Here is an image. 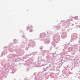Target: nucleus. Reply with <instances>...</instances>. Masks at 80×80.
Instances as JSON below:
<instances>
[{"mask_svg": "<svg viewBox=\"0 0 80 80\" xmlns=\"http://www.w3.org/2000/svg\"><path fill=\"white\" fill-rule=\"evenodd\" d=\"M52 38L54 41L51 43V44L52 45V47H55L56 45H55V42L57 43L60 40V35L58 34H55L53 36Z\"/></svg>", "mask_w": 80, "mask_h": 80, "instance_id": "obj_1", "label": "nucleus"}, {"mask_svg": "<svg viewBox=\"0 0 80 80\" xmlns=\"http://www.w3.org/2000/svg\"><path fill=\"white\" fill-rule=\"evenodd\" d=\"M72 20L68 19L66 21L63 20V21H61V23H62V28H67L69 26V24L70 23V22H69L71 20H72V19L73 18V17L72 18Z\"/></svg>", "mask_w": 80, "mask_h": 80, "instance_id": "obj_2", "label": "nucleus"}, {"mask_svg": "<svg viewBox=\"0 0 80 80\" xmlns=\"http://www.w3.org/2000/svg\"><path fill=\"white\" fill-rule=\"evenodd\" d=\"M21 48H17V46H16V48H15V52H16L17 53V55H15V54H12L11 55H9L8 56V58H15V57H17V56H18V53H19V50H20Z\"/></svg>", "mask_w": 80, "mask_h": 80, "instance_id": "obj_3", "label": "nucleus"}, {"mask_svg": "<svg viewBox=\"0 0 80 80\" xmlns=\"http://www.w3.org/2000/svg\"><path fill=\"white\" fill-rule=\"evenodd\" d=\"M65 50H66V48L63 49L62 52L59 54H57L55 53H53L52 55L54 58H56V57H57L58 55H60V53H61V56H63V57L65 56V54L66 53V51H65Z\"/></svg>", "mask_w": 80, "mask_h": 80, "instance_id": "obj_4", "label": "nucleus"}, {"mask_svg": "<svg viewBox=\"0 0 80 80\" xmlns=\"http://www.w3.org/2000/svg\"><path fill=\"white\" fill-rule=\"evenodd\" d=\"M79 46L78 45H75L74 46V48H73V51L72 52V53L73 55H75V53H77V52L79 49Z\"/></svg>", "mask_w": 80, "mask_h": 80, "instance_id": "obj_5", "label": "nucleus"}, {"mask_svg": "<svg viewBox=\"0 0 80 80\" xmlns=\"http://www.w3.org/2000/svg\"><path fill=\"white\" fill-rule=\"evenodd\" d=\"M28 46L29 47H33L35 46V41H33L32 40L29 41V43L28 44Z\"/></svg>", "mask_w": 80, "mask_h": 80, "instance_id": "obj_6", "label": "nucleus"}, {"mask_svg": "<svg viewBox=\"0 0 80 80\" xmlns=\"http://www.w3.org/2000/svg\"><path fill=\"white\" fill-rule=\"evenodd\" d=\"M64 68V71L63 70L62 71V72H63L66 76H68V75H69L70 73L69 70L67 69L66 68Z\"/></svg>", "mask_w": 80, "mask_h": 80, "instance_id": "obj_7", "label": "nucleus"}, {"mask_svg": "<svg viewBox=\"0 0 80 80\" xmlns=\"http://www.w3.org/2000/svg\"><path fill=\"white\" fill-rule=\"evenodd\" d=\"M45 37H46V34L45 33L43 32L41 33L40 34V38H41V40H44L45 38Z\"/></svg>", "mask_w": 80, "mask_h": 80, "instance_id": "obj_8", "label": "nucleus"}, {"mask_svg": "<svg viewBox=\"0 0 80 80\" xmlns=\"http://www.w3.org/2000/svg\"><path fill=\"white\" fill-rule=\"evenodd\" d=\"M71 38L72 40H74L75 39L77 38V34L76 33H73L71 36Z\"/></svg>", "mask_w": 80, "mask_h": 80, "instance_id": "obj_9", "label": "nucleus"}, {"mask_svg": "<svg viewBox=\"0 0 80 80\" xmlns=\"http://www.w3.org/2000/svg\"><path fill=\"white\" fill-rule=\"evenodd\" d=\"M34 58H34V57H32L31 58L29 59L28 60H27V62H28V66H29L31 64V63H32V62H28V61H33V60H34Z\"/></svg>", "mask_w": 80, "mask_h": 80, "instance_id": "obj_10", "label": "nucleus"}, {"mask_svg": "<svg viewBox=\"0 0 80 80\" xmlns=\"http://www.w3.org/2000/svg\"><path fill=\"white\" fill-rule=\"evenodd\" d=\"M67 36V34L66 32H62L61 36L62 38L64 39V38H66Z\"/></svg>", "mask_w": 80, "mask_h": 80, "instance_id": "obj_11", "label": "nucleus"}, {"mask_svg": "<svg viewBox=\"0 0 80 80\" xmlns=\"http://www.w3.org/2000/svg\"><path fill=\"white\" fill-rule=\"evenodd\" d=\"M42 40L44 42L45 44H48L50 42L48 38L46 39V38H45V39Z\"/></svg>", "mask_w": 80, "mask_h": 80, "instance_id": "obj_12", "label": "nucleus"}, {"mask_svg": "<svg viewBox=\"0 0 80 80\" xmlns=\"http://www.w3.org/2000/svg\"><path fill=\"white\" fill-rule=\"evenodd\" d=\"M33 28V27H32V26H29L28 27H27V30H28V29H30L29 32H33V30L31 29V28Z\"/></svg>", "mask_w": 80, "mask_h": 80, "instance_id": "obj_13", "label": "nucleus"}, {"mask_svg": "<svg viewBox=\"0 0 80 80\" xmlns=\"http://www.w3.org/2000/svg\"><path fill=\"white\" fill-rule=\"evenodd\" d=\"M36 78H35V80H42V77L39 74H38V76H36Z\"/></svg>", "mask_w": 80, "mask_h": 80, "instance_id": "obj_14", "label": "nucleus"}, {"mask_svg": "<svg viewBox=\"0 0 80 80\" xmlns=\"http://www.w3.org/2000/svg\"><path fill=\"white\" fill-rule=\"evenodd\" d=\"M36 53H37V52H32L31 54H28L25 56V58H27V57H29V56H30L31 55H35L36 54Z\"/></svg>", "mask_w": 80, "mask_h": 80, "instance_id": "obj_15", "label": "nucleus"}, {"mask_svg": "<svg viewBox=\"0 0 80 80\" xmlns=\"http://www.w3.org/2000/svg\"><path fill=\"white\" fill-rule=\"evenodd\" d=\"M27 40H26L22 43V48H24L25 47V46L26 45V44H27Z\"/></svg>", "mask_w": 80, "mask_h": 80, "instance_id": "obj_16", "label": "nucleus"}, {"mask_svg": "<svg viewBox=\"0 0 80 80\" xmlns=\"http://www.w3.org/2000/svg\"><path fill=\"white\" fill-rule=\"evenodd\" d=\"M39 63H34L33 62V65L34 67H39Z\"/></svg>", "mask_w": 80, "mask_h": 80, "instance_id": "obj_17", "label": "nucleus"}, {"mask_svg": "<svg viewBox=\"0 0 80 80\" xmlns=\"http://www.w3.org/2000/svg\"><path fill=\"white\" fill-rule=\"evenodd\" d=\"M9 51L12 52H13L14 51V48H13L12 47H11L9 49Z\"/></svg>", "mask_w": 80, "mask_h": 80, "instance_id": "obj_18", "label": "nucleus"}, {"mask_svg": "<svg viewBox=\"0 0 80 80\" xmlns=\"http://www.w3.org/2000/svg\"><path fill=\"white\" fill-rule=\"evenodd\" d=\"M68 49V50H69L68 52H71V51H73V50L72 48V47H67V49Z\"/></svg>", "mask_w": 80, "mask_h": 80, "instance_id": "obj_19", "label": "nucleus"}, {"mask_svg": "<svg viewBox=\"0 0 80 80\" xmlns=\"http://www.w3.org/2000/svg\"><path fill=\"white\" fill-rule=\"evenodd\" d=\"M57 64L58 65L59 68L61 67V66H62V62L59 61L58 63Z\"/></svg>", "mask_w": 80, "mask_h": 80, "instance_id": "obj_20", "label": "nucleus"}, {"mask_svg": "<svg viewBox=\"0 0 80 80\" xmlns=\"http://www.w3.org/2000/svg\"><path fill=\"white\" fill-rule=\"evenodd\" d=\"M47 33H48V35H51L52 34H53V32H52L49 31H48Z\"/></svg>", "mask_w": 80, "mask_h": 80, "instance_id": "obj_21", "label": "nucleus"}, {"mask_svg": "<svg viewBox=\"0 0 80 80\" xmlns=\"http://www.w3.org/2000/svg\"><path fill=\"white\" fill-rule=\"evenodd\" d=\"M2 55H5L6 53H7V50H4L2 52Z\"/></svg>", "mask_w": 80, "mask_h": 80, "instance_id": "obj_22", "label": "nucleus"}, {"mask_svg": "<svg viewBox=\"0 0 80 80\" xmlns=\"http://www.w3.org/2000/svg\"><path fill=\"white\" fill-rule=\"evenodd\" d=\"M75 67H77V66H76V65H74V67H70L71 68H70V69L71 70H72V69H71V68H75Z\"/></svg>", "mask_w": 80, "mask_h": 80, "instance_id": "obj_23", "label": "nucleus"}, {"mask_svg": "<svg viewBox=\"0 0 80 80\" xmlns=\"http://www.w3.org/2000/svg\"><path fill=\"white\" fill-rule=\"evenodd\" d=\"M13 42L15 43H18V41L16 39H14L13 40Z\"/></svg>", "mask_w": 80, "mask_h": 80, "instance_id": "obj_24", "label": "nucleus"}, {"mask_svg": "<svg viewBox=\"0 0 80 80\" xmlns=\"http://www.w3.org/2000/svg\"><path fill=\"white\" fill-rule=\"evenodd\" d=\"M15 62H18L19 61V60H20V58H18L17 59H15Z\"/></svg>", "mask_w": 80, "mask_h": 80, "instance_id": "obj_25", "label": "nucleus"}, {"mask_svg": "<svg viewBox=\"0 0 80 80\" xmlns=\"http://www.w3.org/2000/svg\"><path fill=\"white\" fill-rule=\"evenodd\" d=\"M15 72H16V69H14L12 70V73H14Z\"/></svg>", "mask_w": 80, "mask_h": 80, "instance_id": "obj_26", "label": "nucleus"}, {"mask_svg": "<svg viewBox=\"0 0 80 80\" xmlns=\"http://www.w3.org/2000/svg\"><path fill=\"white\" fill-rule=\"evenodd\" d=\"M50 66H48L47 68H46L45 70H44V71H47V70H48V68H50Z\"/></svg>", "mask_w": 80, "mask_h": 80, "instance_id": "obj_27", "label": "nucleus"}, {"mask_svg": "<svg viewBox=\"0 0 80 80\" xmlns=\"http://www.w3.org/2000/svg\"><path fill=\"white\" fill-rule=\"evenodd\" d=\"M76 24H78V25H79V24H80V21H77L76 22Z\"/></svg>", "mask_w": 80, "mask_h": 80, "instance_id": "obj_28", "label": "nucleus"}, {"mask_svg": "<svg viewBox=\"0 0 80 80\" xmlns=\"http://www.w3.org/2000/svg\"><path fill=\"white\" fill-rule=\"evenodd\" d=\"M48 51H49L48 50L47 51L46 50H44L43 51V52L44 53H46L47 52H48Z\"/></svg>", "mask_w": 80, "mask_h": 80, "instance_id": "obj_29", "label": "nucleus"}, {"mask_svg": "<svg viewBox=\"0 0 80 80\" xmlns=\"http://www.w3.org/2000/svg\"><path fill=\"white\" fill-rule=\"evenodd\" d=\"M43 62L44 63L45 62V60H41L39 61V62Z\"/></svg>", "mask_w": 80, "mask_h": 80, "instance_id": "obj_30", "label": "nucleus"}, {"mask_svg": "<svg viewBox=\"0 0 80 80\" xmlns=\"http://www.w3.org/2000/svg\"><path fill=\"white\" fill-rule=\"evenodd\" d=\"M54 75H55V74L54 73H51V75H50L51 77H53L54 76Z\"/></svg>", "mask_w": 80, "mask_h": 80, "instance_id": "obj_31", "label": "nucleus"}, {"mask_svg": "<svg viewBox=\"0 0 80 80\" xmlns=\"http://www.w3.org/2000/svg\"><path fill=\"white\" fill-rule=\"evenodd\" d=\"M56 27V28H58V29L60 28V27L59 26H55Z\"/></svg>", "mask_w": 80, "mask_h": 80, "instance_id": "obj_32", "label": "nucleus"}, {"mask_svg": "<svg viewBox=\"0 0 80 80\" xmlns=\"http://www.w3.org/2000/svg\"><path fill=\"white\" fill-rule=\"evenodd\" d=\"M75 20H77L78 19V16H75L74 17Z\"/></svg>", "mask_w": 80, "mask_h": 80, "instance_id": "obj_33", "label": "nucleus"}, {"mask_svg": "<svg viewBox=\"0 0 80 80\" xmlns=\"http://www.w3.org/2000/svg\"><path fill=\"white\" fill-rule=\"evenodd\" d=\"M22 38H25V39H26H26H27V38H25V35L22 36Z\"/></svg>", "mask_w": 80, "mask_h": 80, "instance_id": "obj_34", "label": "nucleus"}, {"mask_svg": "<svg viewBox=\"0 0 80 80\" xmlns=\"http://www.w3.org/2000/svg\"><path fill=\"white\" fill-rule=\"evenodd\" d=\"M40 49H43V47L42 46H40Z\"/></svg>", "mask_w": 80, "mask_h": 80, "instance_id": "obj_35", "label": "nucleus"}, {"mask_svg": "<svg viewBox=\"0 0 80 80\" xmlns=\"http://www.w3.org/2000/svg\"><path fill=\"white\" fill-rule=\"evenodd\" d=\"M64 62H68V60L67 59V60H64Z\"/></svg>", "mask_w": 80, "mask_h": 80, "instance_id": "obj_36", "label": "nucleus"}, {"mask_svg": "<svg viewBox=\"0 0 80 80\" xmlns=\"http://www.w3.org/2000/svg\"><path fill=\"white\" fill-rule=\"evenodd\" d=\"M78 75L79 74H76L74 75L75 77H77V75Z\"/></svg>", "mask_w": 80, "mask_h": 80, "instance_id": "obj_37", "label": "nucleus"}, {"mask_svg": "<svg viewBox=\"0 0 80 80\" xmlns=\"http://www.w3.org/2000/svg\"><path fill=\"white\" fill-rule=\"evenodd\" d=\"M45 78L46 79H48V76H46L45 77Z\"/></svg>", "mask_w": 80, "mask_h": 80, "instance_id": "obj_38", "label": "nucleus"}, {"mask_svg": "<svg viewBox=\"0 0 80 80\" xmlns=\"http://www.w3.org/2000/svg\"><path fill=\"white\" fill-rule=\"evenodd\" d=\"M41 56V57H42V56H43L45 54H43L42 53H40Z\"/></svg>", "mask_w": 80, "mask_h": 80, "instance_id": "obj_39", "label": "nucleus"}, {"mask_svg": "<svg viewBox=\"0 0 80 80\" xmlns=\"http://www.w3.org/2000/svg\"><path fill=\"white\" fill-rule=\"evenodd\" d=\"M79 44H78V45H79L80 46V39L79 40Z\"/></svg>", "mask_w": 80, "mask_h": 80, "instance_id": "obj_40", "label": "nucleus"}, {"mask_svg": "<svg viewBox=\"0 0 80 80\" xmlns=\"http://www.w3.org/2000/svg\"><path fill=\"white\" fill-rule=\"evenodd\" d=\"M27 70L28 72V71H29V70H30L29 68H27Z\"/></svg>", "mask_w": 80, "mask_h": 80, "instance_id": "obj_41", "label": "nucleus"}, {"mask_svg": "<svg viewBox=\"0 0 80 80\" xmlns=\"http://www.w3.org/2000/svg\"><path fill=\"white\" fill-rule=\"evenodd\" d=\"M76 26H77V27H79V28H80V25H77Z\"/></svg>", "mask_w": 80, "mask_h": 80, "instance_id": "obj_42", "label": "nucleus"}, {"mask_svg": "<svg viewBox=\"0 0 80 80\" xmlns=\"http://www.w3.org/2000/svg\"><path fill=\"white\" fill-rule=\"evenodd\" d=\"M52 46H51V47H50V50H52Z\"/></svg>", "mask_w": 80, "mask_h": 80, "instance_id": "obj_43", "label": "nucleus"}, {"mask_svg": "<svg viewBox=\"0 0 80 80\" xmlns=\"http://www.w3.org/2000/svg\"><path fill=\"white\" fill-rule=\"evenodd\" d=\"M28 48L27 47L26 48V50H28Z\"/></svg>", "mask_w": 80, "mask_h": 80, "instance_id": "obj_44", "label": "nucleus"}, {"mask_svg": "<svg viewBox=\"0 0 80 80\" xmlns=\"http://www.w3.org/2000/svg\"><path fill=\"white\" fill-rule=\"evenodd\" d=\"M12 45H13V43H11L10 44V46H11Z\"/></svg>", "mask_w": 80, "mask_h": 80, "instance_id": "obj_45", "label": "nucleus"}, {"mask_svg": "<svg viewBox=\"0 0 80 80\" xmlns=\"http://www.w3.org/2000/svg\"><path fill=\"white\" fill-rule=\"evenodd\" d=\"M36 73H34V75H36Z\"/></svg>", "mask_w": 80, "mask_h": 80, "instance_id": "obj_46", "label": "nucleus"}, {"mask_svg": "<svg viewBox=\"0 0 80 80\" xmlns=\"http://www.w3.org/2000/svg\"><path fill=\"white\" fill-rule=\"evenodd\" d=\"M21 52H22V53H23V52H24V51H23L22 50L21 51Z\"/></svg>", "mask_w": 80, "mask_h": 80, "instance_id": "obj_47", "label": "nucleus"}, {"mask_svg": "<svg viewBox=\"0 0 80 80\" xmlns=\"http://www.w3.org/2000/svg\"><path fill=\"white\" fill-rule=\"evenodd\" d=\"M65 59H67V57H65Z\"/></svg>", "mask_w": 80, "mask_h": 80, "instance_id": "obj_48", "label": "nucleus"}, {"mask_svg": "<svg viewBox=\"0 0 80 80\" xmlns=\"http://www.w3.org/2000/svg\"><path fill=\"white\" fill-rule=\"evenodd\" d=\"M78 78H79V79H80V77L79 76L78 77Z\"/></svg>", "mask_w": 80, "mask_h": 80, "instance_id": "obj_49", "label": "nucleus"}, {"mask_svg": "<svg viewBox=\"0 0 80 80\" xmlns=\"http://www.w3.org/2000/svg\"><path fill=\"white\" fill-rule=\"evenodd\" d=\"M4 48H7V46H6V47H4Z\"/></svg>", "mask_w": 80, "mask_h": 80, "instance_id": "obj_50", "label": "nucleus"}, {"mask_svg": "<svg viewBox=\"0 0 80 80\" xmlns=\"http://www.w3.org/2000/svg\"><path fill=\"white\" fill-rule=\"evenodd\" d=\"M42 66H45V65H44V64H42Z\"/></svg>", "mask_w": 80, "mask_h": 80, "instance_id": "obj_51", "label": "nucleus"}, {"mask_svg": "<svg viewBox=\"0 0 80 80\" xmlns=\"http://www.w3.org/2000/svg\"><path fill=\"white\" fill-rule=\"evenodd\" d=\"M57 48H56V49H57Z\"/></svg>", "mask_w": 80, "mask_h": 80, "instance_id": "obj_52", "label": "nucleus"}, {"mask_svg": "<svg viewBox=\"0 0 80 80\" xmlns=\"http://www.w3.org/2000/svg\"><path fill=\"white\" fill-rule=\"evenodd\" d=\"M68 47H70V45H68Z\"/></svg>", "mask_w": 80, "mask_h": 80, "instance_id": "obj_53", "label": "nucleus"}, {"mask_svg": "<svg viewBox=\"0 0 80 80\" xmlns=\"http://www.w3.org/2000/svg\"><path fill=\"white\" fill-rule=\"evenodd\" d=\"M0 80H2V79L0 78Z\"/></svg>", "mask_w": 80, "mask_h": 80, "instance_id": "obj_54", "label": "nucleus"}, {"mask_svg": "<svg viewBox=\"0 0 80 80\" xmlns=\"http://www.w3.org/2000/svg\"><path fill=\"white\" fill-rule=\"evenodd\" d=\"M48 57H49V56H48Z\"/></svg>", "mask_w": 80, "mask_h": 80, "instance_id": "obj_55", "label": "nucleus"}, {"mask_svg": "<svg viewBox=\"0 0 80 80\" xmlns=\"http://www.w3.org/2000/svg\"><path fill=\"white\" fill-rule=\"evenodd\" d=\"M39 59V58H38V59Z\"/></svg>", "mask_w": 80, "mask_h": 80, "instance_id": "obj_56", "label": "nucleus"}, {"mask_svg": "<svg viewBox=\"0 0 80 80\" xmlns=\"http://www.w3.org/2000/svg\"><path fill=\"white\" fill-rule=\"evenodd\" d=\"M65 48H66V46H65Z\"/></svg>", "mask_w": 80, "mask_h": 80, "instance_id": "obj_57", "label": "nucleus"}, {"mask_svg": "<svg viewBox=\"0 0 80 80\" xmlns=\"http://www.w3.org/2000/svg\"><path fill=\"white\" fill-rule=\"evenodd\" d=\"M53 79H55V78H53Z\"/></svg>", "mask_w": 80, "mask_h": 80, "instance_id": "obj_58", "label": "nucleus"}, {"mask_svg": "<svg viewBox=\"0 0 80 80\" xmlns=\"http://www.w3.org/2000/svg\"><path fill=\"white\" fill-rule=\"evenodd\" d=\"M49 36H48V37H49Z\"/></svg>", "mask_w": 80, "mask_h": 80, "instance_id": "obj_59", "label": "nucleus"}, {"mask_svg": "<svg viewBox=\"0 0 80 80\" xmlns=\"http://www.w3.org/2000/svg\"><path fill=\"white\" fill-rule=\"evenodd\" d=\"M43 69H44V68H43Z\"/></svg>", "mask_w": 80, "mask_h": 80, "instance_id": "obj_60", "label": "nucleus"}, {"mask_svg": "<svg viewBox=\"0 0 80 80\" xmlns=\"http://www.w3.org/2000/svg\"><path fill=\"white\" fill-rule=\"evenodd\" d=\"M55 70V69L53 70Z\"/></svg>", "mask_w": 80, "mask_h": 80, "instance_id": "obj_61", "label": "nucleus"}, {"mask_svg": "<svg viewBox=\"0 0 80 80\" xmlns=\"http://www.w3.org/2000/svg\"><path fill=\"white\" fill-rule=\"evenodd\" d=\"M21 32H22V31H21Z\"/></svg>", "mask_w": 80, "mask_h": 80, "instance_id": "obj_62", "label": "nucleus"}]
</instances>
